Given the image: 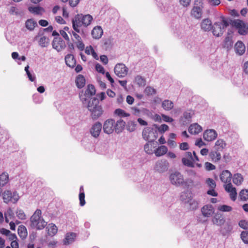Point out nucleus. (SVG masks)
Listing matches in <instances>:
<instances>
[{
    "instance_id": "obj_1",
    "label": "nucleus",
    "mask_w": 248,
    "mask_h": 248,
    "mask_svg": "<svg viewBox=\"0 0 248 248\" xmlns=\"http://www.w3.org/2000/svg\"><path fill=\"white\" fill-rule=\"evenodd\" d=\"M93 20V16L89 15H77L72 20L73 28L77 32H80L79 28L82 26L85 27L90 25Z\"/></svg>"
},
{
    "instance_id": "obj_61",
    "label": "nucleus",
    "mask_w": 248,
    "mask_h": 248,
    "mask_svg": "<svg viewBox=\"0 0 248 248\" xmlns=\"http://www.w3.org/2000/svg\"><path fill=\"white\" fill-rule=\"evenodd\" d=\"M79 200L80 201L79 204L81 206H84L85 204V194L84 192H81L79 194Z\"/></svg>"
},
{
    "instance_id": "obj_18",
    "label": "nucleus",
    "mask_w": 248,
    "mask_h": 248,
    "mask_svg": "<svg viewBox=\"0 0 248 248\" xmlns=\"http://www.w3.org/2000/svg\"><path fill=\"white\" fill-rule=\"evenodd\" d=\"M102 128V125L100 122L95 123L92 127L90 132L91 135L94 138H97L99 136Z\"/></svg>"
},
{
    "instance_id": "obj_47",
    "label": "nucleus",
    "mask_w": 248,
    "mask_h": 248,
    "mask_svg": "<svg viewBox=\"0 0 248 248\" xmlns=\"http://www.w3.org/2000/svg\"><path fill=\"white\" fill-rule=\"evenodd\" d=\"M114 114L120 117H128L130 116L128 113L121 108H117L114 111Z\"/></svg>"
},
{
    "instance_id": "obj_15",
    "label": "nucleus",
    "mask_w": 248,
    "mask_h": 248,
    "mask_svg": "<svg viewBox=\"0 0 248 248\" xmlns=\"http://www.w3.org/2000/svg\"><path fill=\"white\" fill-rule=\"evenodd\" d=\"M225 190L229 193L231 199L232 201H235L237 198V192L235 187H233L231 183H229L224 185Z\"/></svg>"
},
{
    "instance_id": "obj_36",
    "label": "nucleus",
    "mask_w": 248,
    "mask_h": 248,
    "mask_svg": "<svg viewBox=\"0 0 248 248\" xmlns=\"http://www.w3.org/2000/svg\"><path fill=\"white\" fill-rule=\"evenodd\" d=\"M18 234L22 239H25L28 234L26 228L24 225H20L17 229Z\"/></svg>"
},
{
    "instance_id": "obj_60",
    "label": "nucleus",
    "mask_w": 248,
    "mask_h": 248,
    "mask_svg": "<svg viewBox=\"0 0 248 248\" xmlns=\"http://www.w3.org/2000/svg\"><path fill=\"white\" fill-rule=\"evenodd\" d=\"M194 115V112L192 110H188L184 113V117L187 121H189Z\"/></svg>"
},
{
    "instance_id": "obj_21",
    "label": "nucleus",
    "mask_w": 248,
    "mask_h": 248,
    "mask_svg": "<svg viewBox=\"0 0 248 248\" xmlns=\"http://www.w3.org/2000/svg\"><path fill=\"white\" fill-rule=\"evenodd\" d=\"M234 50L236 53L239 55H242L245 52L246 47L242 42L238 41L234 45Z\"/></svg>"
},
{
    "instance_id": "obj_30",
    "label": "nucleus",
    "mask_w": 248,
    "mask_h": 248,
    "mask_svg": "<svg viewBox=\"0 0 248 248\" xmlns=\"http://www.w3.org/2000/svg\"><path fill=\"white\" fill-rule=\"evenodd\" d=\"M168 152V148L165 145H161L154 150L156 156H161L165 155Z\"/></svg>"
},
{
    "instance_id": "obj_22",
    "label": "nucleus",
    "mask_w": 248,
    "mask_h": 248,
    "mask_svg": "<svg viewBox=\"0 0 248 248\" xmlns=\"http://www.w3.org/2000/svg\"><path fill=\"white\" fill-rule=\"evenodd\" d=\"M202 130L201 125L197 123L191 124L188 128V132L191 134L196 135L200 133Z\"/></svg>"
},
{
    "instance_id": "obj_40",
    "label": "nucleus",
    "mask_w": 248,
    "mask_h": 248,
    "mask_svg": "<svg viewBox=\"0 0 248 248\" xmlns=\"http://www.w3.org/2000/svg\"><path fill=\"white\" fill-rule=\"evenodd\" d=\"M153 142L148 141L144 145V150L147 154L152 155L154 153Z\"/></svg>"
},
{
    "instance_id": "obj_31",
    "label": "nucleus",
    "mask_w": 248,
    "mask_h": 248,
    "mask_svg": "<svg viewBox=\"0 0 248 248\" xmlns=\"http://www.w3.org/2000/svg\"><path fill=\"white\" fill-rule=\"evenodd\" d=\"M66 65L70 67H74L76 65V60L72 54H68L65 57Z\"/></svg>"
},
{
    "instance_id": "obj_37",
    "label": "nucleus",
    "mask_w": 248,
    "mask_h": 248,
    "mask_svg": "<svg viewBox=\"0 0 248 248\" xmlns=\"http://www.w3.org/2000/svg\"><path fill=\"white\" fill-rule=\"evenodd\" d=\"M226 144L223 140L219 139L215 143V148L217 151H222L226 147Z\"/></svg>"
},
{
    "instance_id": "obj_7",
    "label": "nucleus",
    "mask_w": 248,
    "mask_h": 248,
    "mask_svg": "<svg viewBox=\"0 0 248 248\" xmlns=\"http://www.w3.org/2000/svg\"><path fill=\"white\" fill-rule=\"evenodd\" d=\"M96 92L94 86L92 84L89 85L85 92L79 94L80 100L84 105H86L92 98L91 97L95 94Z\"/></svg>"
},
{
    "instance_id": "obj_13",
    "label": "nucleus",
    "mask_w": 248,
    "mask_h": 248,
    "mask_svg": "<svg viewBox=\"0 0 248 248\" xmlns=\"http://www.w3.org/2000/svg\"><path fill=\"white\" fill-rule=\"evenodd\" d=\"M52 45L53 48L58 52L61 51L66 47L64 41L60 37H55Z\"/></svg>"
},
{
    "instance_id": "obj_28",
    "label": "nucleus",
    "mask_w": 248,
    "mask_h": 248,
    "mask_svg": "<svg viewBox=\"0 0 248 248\" xmlns=\"http://www.w3.org/2000/svg\"><path fill=\"white\" fill-rule=\"evenodd\" d=\"M25 26L28 30L33 31L34 28L37 26V23L33 19L31 18L26 20Z\"/></svg>"
},
{
    "instance_id": "obj_39",
    "label": "nucleus",
    "mask_w": 248,
    "mask_h": 248,
    "mask_svg": "<svg viewBox=\"0 0 248 248\" xmlns=\"http://www.w3.org/2000/svg\"><path fill=\"white\" fill-rule=\"evenodd\" d=\"M85 52L87 55H92L93 57L95 60H98L99 59L98 55L91 46H88L85 48Z\"/></svg>"
},
{
    "instance_id": "obj_10",
    "label": "nucleus",
    "mask_w": 248,
    "mask_h": 248,
    "mask_svg": "<svg viewBox=\"0 0 248 248\" xmlns=\"http://www.w3.org/2000/svg\"><path fill=\"white\" fill-rule=\"evenodd\" d=\"M114 73L119 78L125 77L128 73V68L123 63H117L114 67Z\"/></svg>"
},
{
    "instance_id": "obj_41",
    "label": "nucleus",
    "mask_w": 248,
    "mask_h": 248,
    "mask_svg": "<svg viewBox=\"0 0 248 248\" xmlns=\"http://www.w3.org/2000/svg\"><path fill=\"white\" fill-rule=\"evenodd\" d=\"M209 156L212 161L217 162L221 158V154L218 151H212L210 153Z\"/></svg>"
},
{
    "instance_id": "obj_48",
    "label": "nucleus",
    "mask_w": 248,
    "mask_h": 248,
    "mask_svg": "<svg viewBox=\"0 0 248 248\" xmlns=\"http://www.w3.org/2000/svg\"><path fill=\"white\" fill-rule=\"evenodd\" d=\"M187 203L189 204L190 209L194 210L198 208L199 202L195 199H193L192 198Z\"/></svg>"
},
{
    "instance_id": "obj_44",
    "label": "nucleus",
    "mask_w": 248,
    "mask_h": 248,
    "mask_svg": "<svg viewBox=\"0 0 248 248\" xmlns=\"http://www.w3.org/2000/svg\"><path fill=\"white\" fill-rule=\"evenodd\" d=\"M155 128L156 129L157 133L158 132L163 134L165 132L169 130V126L166 124H162L161 125L154 124Z\"/></svg>"
},
{
    "instance_id": "obj_64",
    "label": "nucleus",
    "mask_w": 248,
    "mask_h": 248,
    "mask_svg": "<svg viewBox=\"0 0 248 248\" xmlns=\"http://www.w3.org/2000/svg\"><path fill=\"white\" fill-rule=\"evenodd\" d=\"M195 145L199 148L204 146L206 144L202 141L201 138L197 139L195 141Z\"/></svg>"
},
{
    "instance_id": "obj_62",
    "label": "nucleus",
    "mask_w": 248,
    "mask_h": 248,
    "mask_svg": "<svg viewBox=\"0 0 248 248\" xmlns=\"http://www.w3.org/2000/svg\"><path fill=\"white\" fill-rule=\"evenodd\" d=\"M239 226L244 229H248V221L242 220L239 222Z\"/></svg>"
},
{
    "instance_id": "obj_14",
    "label": "nucleus",
    "mask_w": 248,
    "mask_h": 248,
    "mask_svg": "<svg viewBox=\"0 0 248 248\" xmlns=\"http://www.w3.org/2000/svg\"><path fill=\"white\" fill-rule=\"evenodd\" d=\"M217 136V133L214 129H210L205 130L203 134L204 140L207 141L215 140Z\"/></svg>"
},
{
    "instance_id": "obj_11",
    "label": "nucleus",
    "mask_w": 248,
    "mask_h": 248,
    "mask_svg": "<svg viewBox=\"0 0 248 248\" xmlns=\"http://www.w3.org/2000/svg\"><path fill=\"white\" fill-rule=\"evenodd\" d=\"M115 121L113 119H108L106 120L103 125V130L105 133L111 134L114 131Z\"/></svg>"
},
{
    "instance_id": "obj_32",
    "label": "nucleus",
    "mask_w": 248,
    "mask_h": 248,
    "mask_svg": "<svg viewBox=\"0 0 248 248\" xmlns=\"http://www.w3.org/2000/svg\"><path fill=\"white\" fill-rule=\"evenodd\" d=\"M28 10L32 14L37 15H41L45 12L44 9L40 6H30Z\"/></svg>"
},
{
    "instance_id": "obj_25",
    "label": "nucleus",
    "mask_w": 248,
    "mask_h": 248,
    "mask_svg": "<svg viewBox=\"0 0 248 248\" xmlns=\"http://www.w3.org/2000/svg\"><path fill=\"white\" fill-rule=\"evenodd\" d=\"M76 237V233L70 232L66 234L64 239L63 240V244L68 245L74 242Z\"/></svg>"
},
{
    "instance_id": "obj_26",
    "label": "nucleus",
    "mask_w": 248,
    "mask_h": 248,
    "mask_svg": "<svg viewBox=\"0 0 248 248\" xmlns=\"http://www.w3.org/2000/svg\"><path fill=\"white\" fill-rule=\"evenodd\" d=\"M212 222L215 225L221 226L224 223L225 219L222 215L217 213L213 218Z\"/></svg>"
},
{
    "instance_id": "obj_54",
    "label": "nucleus",
    "mask_w": 248,
    "mask_h": 248,
    "mask_svg": "<svg viewBox=\"0 0 248 248\" xmlns=\"http://www.w3.org/2000/svg\"><path fill=\"white\" fill-rule=\"evenodd\" d=\"M144 93L147 95H153L156 93V90L152 87L147 86L144 90Z\"/></svg>"
},
{
    "instance_id": "obj_16",
    "label": "nucleus",
    "mask_w": 248,
    "mask_h": 248,
    "mask_svg": "<svg viewBox=\"0 0 248 248\" xmlns=\"http://www.w3.org/2000/svg\"><path fill=\"white\" fill-rule=\"evenodd\" d=\"M214 208L212 205L207 204L203 206L201 209L202 215L204 217H210L214 213Z\"/></svg>"
},
{
    "instance_id": "obj_2",
    "label": "nucleus",
    "mask_w": 248,
    "mask_h": 248,
    "mask_svg": "<svg viewBox=\"0 0 248 248\" xmlns=\"http://www.w3.org/2000/svg\"><path fill=\"white\" fill-rule=\"evenodd\" d=\"M99 103L98 99L93 97L86 104L88 110L91 112V117L93 120L100 117L104 112L102 106Z\"/></svg>"
},
{
    "instance_id": "obj_6",
    "label": "nucleus",
    "mask_w": 248,
    "mask_h": 248,
    "mask_svg": "<svg viewBox=\"0 0 248 248\" xmlns=\"http://www.w3.org/2000/svg\"><path fill=\"white\" fill-rule=\"evenodd\" d=\"M144 140L149 142H154L157 138L158 135L154 125L153 127H147L144 128L142 133Z\"/></svg>"
},
{
    "instance_id": "obj_23",
    "label": "nucleus",
    "mask_w": 248,
    "mask_h": 248,
    "mask_svg": "<svg viewBox=\"0 0 248 248\" xmlns=\"http://www.w3.org/2000/svg\"><path fill=\"white\" fill-rule=\"evenodd\" d=\"M202 14V9L199 6H194L191 11V15L196 19L201 18Z\"/></svg>"
},
{
    "instance_id": "obj_9",
    "label": "nucleus",
    "mask_w": 248,
    "mask_h": 248,
    "mask_svg": "<svg viewBox=\"0 0 248 248\" xmlns=\"http://www.w3.org/2000/svg\"><path fill=\"white\" fill-rule=\"evenodd\" d=\"M232 25L238 30L240 34L246 35L248 33V25L243 21L239 19L234 20L232 22Z\"/></svg>"
},
{
    "instance_id": "obj_51",
    "label": "nucleus",
    "mask_w": 248,
    "mask_h": 248,
    "mask_svg": "<svg viewBox=\"0 0 248 248\" xmlns=\"http://www.w3.org/2000/svg\"><path fill=\"white\" fill-rule=\"evenodd\" d=\"M16 217L20 220H25L27 218L26 215L24 211L21 209H17L16 211Z\"/></svg>"
},
{
    "instance_id": "obj_46",
    "label": "nucleus",
    "mask_w": 248,
    "mask_h": 248,
    "mask_svg": "<svg viewBox=\"0 0 248 248\" xmlns=\"http://www.w3.org/2000/svg\"><path fill=\"white\" fill-rule=\"evenodd\" d=\"M192 198L191 194L188 192H183L180 196L181 200L186 203H187Z\"/></svg>"
},
{
    "instance_id": "obj_34",
    "label": "nucleus",
    "mask_w": 248,
    "mask_h": 248,
    "mask_svg": "<svg viewBox=\"0 0 248 248\" xmlns=\"http://www.w3.org/2000/svg\"><path fill=\"white\" fill-rule=\"evenodd\" d=\"M9 12L11 15L21 16L23 12L22 10L17 7L11 6L9 10Z\"/></svg>"
},
{
    "instance_id": "obj_4",
    "label": "nucleus",
    "mask_w": 248,
    "mask_h": 248,
    "mask_svg": "<svg viewBox=\"0 0 248 248\" xmlns=\"http://www.w3.org/2000/svg\"><path fill=\"white\" fill-rule=\"evenodd\" d=\"M228 25L227 20L224 17H221L213 25L212 29L214 35L217 37L221 36Z\"/></svg>"
},
{
    "instance_id": "obj_63",
    "label": "nucleus",
    "mask_w": 248,
    "mask_h": 248,
    "mask_svg": "<svg viewBox=\"0 0 248 248\" xmlns=\"http://www.w3.org/2000/svg\"><path fill=\"white\" fill-rule=\"evenodd\" d=\"M204 166L207 170H212L216 169L215 165L208 162L205 163Z\"/></svg>"
},
{
    "instance_id": "obj_58",
    "label": "nucleus",
    "mask_w": 248,
    "mask_h": 248,
    "mask_svg": "<svg viewBox=\"0 0 248 248\" xmlns=\"http://www.w3.org/2000/svg\"><path fill=\"white\" fill-rule=\"evenodd\" d=\"M75 43L77 47L80 51H83L85 49V45L82 41V39L75 41Z\"/></svg>"
},
{
    "instance_id": "obj_43",
    "label": "nucleus",
    "mask_w": 248,
    "mask_h": 248,
    "mask_svg": "<svg viewBox=\"0 0 248 248\" xmlns=\"http://www.w3.org/2000/svg\"><path fill=\"white\" fill-rule=\"evenodd\" d=\"M162 108L166 110H170L173 107V103L169 100H165L162 103Z\"/></svg>"
},
{
    "instance_id": "obj_5",
    "label": "nucleus",
    "mask_w": 248,
    "mask_h": 248,
    "mask_svg": "<svg viewBox=\"0 0 248 248\" xmlns=\"http://www.w3.org/2000/svg\"><path fill=\"white\" fill-rule=\"evenodd\" d=\"M170 180L171 184L176 186H180L184 184H191L193 183V180L191 179H186V181H184L183 175L178 171H175L170 175Z\"/></svg>"
},
{
    "instance_id": "obj_35",
    "label": "nucleus",
    "mask_w": 248,
    "mask_h": 248,
    "mask_svg": "<svg viewBox=\"0 0 248 248\" xmlns=\"http://www.w3.org/2000/svg\"><path fill=\"white\" fill-rule=\"evenodd\" d=\"M134 82L140 87H143L146 85L145 79L140 75H137L135 77Z\"/></svg>"
},
{
    "instance_id": "obj_38",
    "label": "nucleus",
    "mask_w": 248,
    "mask_h": 248,
    "mask_svg": "<svg viewBox=\"0 0 248 248\" xmlns=\"http://www.w3.org/2000/svg\"><path fill=\"white\" fill-rule=\"evenodd\" d=\"M76 83L78 88H82L85 84V79L83 76L79 75L76 78Z\"/></svg>"
},
{
    "instance_id": "obj_24",
    "label": "nucleus",
    "mask_w": 248,
    "mask_h": 248,
    "mask_svg": "<svg viewBox=\"0 0 248 248\" xmlns=\"http://www.w3.org/2000/svg\"><path fill=\"white\" fill-rule=\"evenodd\" d=\"M125 122L122 119H120L115 122L114 130L117 134L121 133L124 128Z\"/></svg>"
},
{
    "instance_id": "obj_42",
    "label": "nucleus",
    "mask_w": 248,
    "mask_h": 248,
    "mask_svg": "<svg viewBox=\"0 0 248 248\" xmlns=\"http://www.w3.org/2000/svg\"><path fill=\"white\" fill-rule=\"evenodd\" d=\"M131 111L132 113L136 116H140L141 112L145 113L146 112L149 111V110L146 108H142V109H140L136 107H131Z\"/></svg>"
},
{
    "instance_id": "obj_12",
    "label": "nucleus",
    "mask_w": 248,
    "mask_h": 248,
    "mask_svg": "<svg viewBox=\"0 0 248 248\" xmlns=\"http://www.w3.org/2000/svg\"><path fill=\"white\" fill-rule=\"evenodd\" d=\"M169 164L166 159H160L156 161L155 166V169L159 173L166 171L169 168Z\"/></svg>"
},
{
    "instance_id": "obj_29",
    "label": "nucleus",
    "mask_w": 248,
    "mask_h": 248,
    "mask_svg": "<svg viewBox=\"0 0 248 248\" xmlns=\"http://www.w3.org/2000/svg\"><path fill=\"white\" fill-rule=\"evenodd\" d=\"M38 44L42 47H46L49 44V38L45 36L41 35L38 36Z\"/></svg>"
},
{
    "instance_id": "obj_55",
    "label": "nucleus",
    "mask_w": 248,
    "mask_h": 248,
    "mask_svg": "<svg viewBox=\"0 0 248 248\" xmlns=\"http://www.w3.org/2000/svg\"><path fill=\"white\" fill-rule=\"evenodd\" d=\"M136 124L134 121H130L127 125V129L129 132H133L136 129Z\"/></svg>"
},
{
    "instance_id": "obj_52",
    "label": "nucleus",
    "mask_w": 248,
    "mask_h": 248,
    "mask_svg": "<svg viewBox=\"0 0 248 248\" xmlns=\"http://www.w3.org/2000/svg\"><path fill=\"white\" fill-rule=\"evenodd\" d=\"M205 184L209 188H215L216 187V183L215 180L212 178H207L205 180Z\"/></svg>"
},
{
    "instance_id": "obj_19",
    "label": "nucleus",
    "mask_w": 248,
    "mask_h": 248,
    "mask_svg": "<svg viewBox=\"0 0 248 248\" xmlns=\"http://www.w3.org/2000/svg\"><path fill=\"white\" fill-rule=\"evenodd\" d=\"M201 27L204 31H210L213 27L211 20L209 18L203 19L201 23Z\"/></svg>"
},
{
    "instance_id": "obj_8",
    "label": "nucleus",
    "mask_w": 248,
    "mask_h": 248,
    "mask_svg": "<svg viewBox=\"0 0 248 248\" xmlns=\"http://www.w3.org/2000/svg\"><path fill=\"white\" fill-rule=\"evenodd\" d=\"M2 195L4 202L7 203L9 202L15 203L19 199V196L16 191L6 190L3 193Z\"/></svg>"
},
{
    "instance_id": "obj_50",
    "label": "nucleus",
    "mask_w": 248,
    "mask_h": 248,
    "mask_svg": "<svg viewBox=\"0 0 248 248\" xmlns=\"http://www.w3.org/2000/svg\"><path fill=\"white\" fill-rule=\"evenodd\" d=\"M239 198L243 201L248 200V190L245 189L241 190L239 193Z\"/></svg>"
},
{
    "instance_id": "obj_33",
    "label": "nucleus",
    "mask_w": 248,
    "mask_h": 248,
    "mask_svg": "<svg viewBox=\"0 0 248 248\" xmlns=\"http://www.w3.org/2000/svg\"><path fill=\"white\" fill-rule=\"evenodd\" d=\"M233 183L236 186H240L242 184L244 181V178L242 175L240 173H237L232 176Z\"/></svg>"
},
{
    "instance_id": "obj_20",
    "label": "nucleus",
    "mask_w": 248,
    "mask_h": 248,
    "mask_svg": "<svg viewBox=\"0 0 248 248\" xmlns=\"http://www.w3.org/2000/svg\"><path fill=\"white\" fill-rule=\"evenodd\" d=\"M103 33L102 28L100 26L94 27L92 31V37L95 39H99L100 38Z\"/></svg>"
},
{
    "instance_id": "obj_3",
    "label": "nucleus",
    "mask_w": 248,
    "mask_h": 248,
    "mask_svg": "<svg viewBox=\"0 0 248 248\" xmlns=\"http://www.w3.org/2000/svg\"><path fill=\"white\" fill-rule=\"evenodd\" d=\"M47 225L42 216V211L37 209L30 218V226L32 228L41 230L43 229Z\"/></svg>"
},
{
    "instance_id": "obj_59",
    "label": "nucleus",
    "mask_w": 248,
    "mask_h": 248,
    "mask_svg": "<svg viewBox=\"0 0 248 248\" xmlns=\"http://www.w3.org/2000/svg\"><path fill=\"white\" fill-rule=\"evenodd\" d=\"M241 238L245 244H248V231H243L241 232Z\"/></svg>"
},
{
    "instance_id": "obj_56",
    "label": "nucleus",
    "mask_w": 248,
    "mask_h": 248,
    "mask_svg": "<svg viewBox=\"0 0 248 248\" xmlns=\"http://www.w3.org/2000/svg\"><path fill=\"white\" fill-rule=\"evenodd\" d=\"M29 66L27 65V66L25 67V70L30 80L31 81H34L36 78L35 75L31 74L29 70Z\"/></svg>"
},
{
    "instance_id": "obj_45",
    "label": "nucleus",
    "mask_w": 248,
    "mask_h": 248,
    "mask_svg": "<svg viewBox=\"0 0 248 248\" xmlns=\"http://www.w3.org/2000/svg\"><path fill=\"white\" fill-rule=\"evenodd\" d=\"M9 181V175L6 172H3L0 175V186H4Z\"/></svg>"
},
{
    "instance_id": "obj_57",
    "label": "nucleus",
    "mask_w": 248,
    "mask_h": 248,
    "mask_svg": "<svg viewBox=\"0 0 248 248\" xmlns=\"http://www.w3.org/2000/svg\"><path fill=\"white\" fill-rule=\"evenodd\" d=\"M217 209L222 212H230L232 210V207L227 205H220Z\"/></svg>"
},
{
    "instance_id": "obj_53",
    "label": "nucleus",
    "mask_w": 248,
    "mask_h": 248,
    "mask_svg": "<svg viewBox=\"0 0 248 248\" xmlns=\"http://www.w3.org/2000/svg\"><path fill=\"white\" fill-rule=\"evenodd\" d=\"M193 155H192V153L190 152H187L185 153V156L184 157H186L187 158L190 159L192 160H195L196 161H199V159L198 157L196 155L195 152H193Z\"/></svg>"
},
{
    "instance_id": "obj_49",
    "label": "nucleus",
    "mask_w": 248,
    "mask_h": 248,
    "mask_svg": "<svg viewBox=\"0 0 248 248\" xmlns=\"http://www.w3.org/2000/svg\"><path fill=\"white\" fill-rule=\"evenodd\" d=\"M182 163L185 166L189 167H194V162H196L195 160H192L190 159L187 158L186 157H183L182 159Z\"/></svg>"
},
{
    "instance_id": "obj_27",
    "label": "nucleus",
    "mask_w": 248,
    "mask_h": 248,
    "mask_svg": "<svg viewBox=\"0 0 248 248\" xmlns=\"http://www.w3.org/2000/svg\"><path fill=\"white\" fill-rule=\"evenodd\" d=\"M46 229L47 230L48 235L50 236H54L58 232L57 227L53 223L49 224L47 226Z\"/></svg>"
},
{
    "instance_id": "obj_17",
    "label": "nucleus",
    "mask_w": 248,
    "mask_h": 248,
    "mask_svg": "<svg viewBox=\"0 0 248 248\" xmlns=\"http://www.w3.org/2000/svg\"><path fill=\"white\" fill-rule=\"evenodd\" d=\"M219 177L220 180L223 183L227 184L231 183L232 174L229 170H225L222 171Z\"/></svg>"
}]
</instances>
